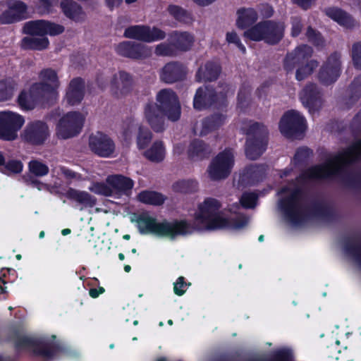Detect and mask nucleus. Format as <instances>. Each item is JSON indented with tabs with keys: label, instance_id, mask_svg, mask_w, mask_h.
Here are the masks:
<instances>
[{
	"label": "nucleus",
	"instance_id": "f257e3e1",
	"mask_svg": "<svg viewBox=\"0 0 361 361\" xmlns=\"http://www.w3.org/2000/svg\"><path fill=\"white\" fill-rule=\"evenodd\" d=\"M357 161L358 160L348 147L327 159L323 164L310 166L300 177L310 180H331L337 178L345 187L359 189L361 187L360 174L347 170L349 166Z\"/></svg>",
	"mask_w": 361,
	"mask_h": 361
},
{
	"label": "nucleus",
	"instance_id": "49530a36",
	"mask_svg": "<svg viewBox=\"0 0 361 361\" xmlns=\"http://www.w3.org/2000/svg\"><path fill=\"white\" fill-rule=\"evenodd\" d=\"M138 127V124L133 117L126 118L122 124L121 135L123 139L126 142L130 141Z\"/></svg>",
	"mask_w": 361,
	"mask_h": 361
},
{
	"label": "nucleus",
	"instance_id": "393cba45",
	"mask_svg": "<svg viewBox=\"0 0 361 361\" xmlns=\"http://www.w3.org/2000/svg\"><path fill=\"white\" fill-rule=\"evenodd\" d=\"M189 224L194 228L191 233L195 230L216 231L228 229L230 226V219L224 217L221 213H219L196 219L193 224Z\"/></svg>",
	"mask_w": 361,
	"mask_h": 361
},
{
	"label": "nucleus",
	"instance_id": "39448f33",
	"mask_svg": "<svg viewBox=\"0 0 361 361\" xmlns=\"http://www.w3.org/2000/svg\"><path fill=\"white\" fill-rule=\"evenodd\" d=\"M216 88L212 85L199 87L193 99V106L198 111L213 107L217 110L226 111L228 105V94L230 85L225 82H219Z\"/></svg>",
	"mask_w": 361,
	"mask_h": 361
},
{
	"label": "nucleus",
	"instance_id": "dca6fc26",
	"mask_svg": "<svg viewBox=\"0 0 361 361\" xmlns=\"http://www.w3.org/2000/svg\"><path fill=\"white\" fill-rule=\"evenodd\" d=\"M123 36L140 42H152L164 39L166 32L157 27L151 28L148 25H135L126 27Z\"/></svg>",
	"mask_w": 361,
	"mask_h": 361
},
{
	"label": "nucleus",
	"instance_id": "6e6552de",
	"mask_svg": "<svg viewBox=\"0 0 361 361\" xmlns=\"http://www.w3.org/2000/svg\"><path fill=\"white\" fill-rule=\"evenodd\" d=\"M245 154L250 160L257 159L267 149L269 132L267 128L259 122L250 124L246 130Z\"/></svg>",
	"mask_w": 361,
	"mask_h": 361
},
{
	"label": "nucleus",
	"instance_id": "5fc2aeb1",
	"mask_svg": "<svg viewBox=\"0 0 361 361\" xmlns=\"http://www.w3.org/2000/svg\"><path fill=\"white\" fill-rule=\"evenodd\" d=\"M305 35L308 42L314 46L318 47L324 45V40L322 34L317 30L314 29L311 25L307 27Z\"/></svg>",
	"mask_w": 361,
	"mask_h": 361
},
{
	"label": "nucleus",
	"instance_id": "37998d69",
	"mask_svg": "<svg viewBox=\"0 0 361 361\" xmlns=\"http://www.w3.org/2000/svg\"><path fill=\"white\" fill-rule=\"evenodd\" d=\"M172 190L182 194L194 193L198 190V182L194 179L179 180L173 183Z\"/></svg>",
	"mask_w": 361,
	"mask_h": 361
},
{
	"label": "nucleus",
	"instance_id": "a18cd8bd",
	"mask_svg": "<svg viewBox=\"0 0 361 361\" xmlns=\"http://www.w3.org/2000/svg\"><path fill=\"white\" fill-rule=\"evenodd\" d=\"M16 87L15 81L11 78L0 80V102L10 100Z\"/></svg>",
	"mask_w": 361,
	"mask_h": 361
},
{
	"label": "nucleus",
	"instance_id": "9b49d317",
	"mask_svg": "<svg viewBox=\"0 0 361 361\" xmlns=\"http://www.w3.org/2000/svg\"><path fill=\"white\" fill-rule=\"evenodd\" d=\"M24 123L23 116L11 111H0V140H15Z\"/></svg>",
	"mask_w": 361,
	"mask_h": 361
},
{
	"label": "nucleus",
	"instance_id": "5701e85b",
	"mask_svg": "<svg viewBox=\"0 0 361 361\" xmlns=\"http://www.w3.org/2000/svg\"><path fill=\"white\" fill-rule=\"evenodd\" d=\"M188 68L179 61H171L161 69L159 78L166 84H173L185 80Z\"/></svg>",
	"mask_w": 361,
	"mask_h": 361
},
{
	"label": "nucleus",
	"instance_id": "0eeeda50",
	"mask_svg": "<svg viewBox=\"0 0 361 361\" xmlns=\"http://www.w3.org/2000/svg\"><path fill=\"white\" fill-rule=\"evenodd\" d=\"M283 23L272 20H262L252 25L244 32V37L255 42L264 41L271 46L278 44L284 37Z\"/></svg>",
	"mask_w": 361,
	"mask_h": 361
},
{
	"label": "nucleus",
	"instance_id": "1a4fd4ad",
	"mask_svg": "<svg viewBox=\"0 0 361 361\" xmlns=\"http://www.w3.org/2000/svg\"><path fill=\"white\" fill-rule=\"evenodd\" d=\"M14 345L17 350L30 349L35 355L46 358H52L62 350L59 343L27 336H17Z\"/></svg>",
	"mask_w": 361,
	"mask_h": 361
},
{
	"label": "nucleus",
	"instance_id": "a878e982",
	"mask_svg": "<svg viewBox=\"0 0 361 361\" xmlns=\"http://www.w3.org/2000/svg\"><path fill=\"white\" fill-rule=\"evenodd\" d=\"M222 71L219 61H207L201 65L195 73V80L198 82H214L218 80Z\"/></svg>",
	"mask_w": 361,
	"mask_h": 361
},
{
	"label": "nucleus",
	"instance_id": "864d4df0",
	"mask_svg": "<svg viewBox=\"0 0 361 361\" xmlns=\"http://www.w3.org/2000/svg\"><path fill=\"white\" fill-rule=\"evenodd\" d=\"M258 195L254 192H245L240 199L241 206L245 209H253L256 207Z\"/></svg>",
	"mask_w": 361,
	"mask_h": 361
},
{
	"label": "nucleus",
	"instance_id": "3c124183",
	"mask_svg": "<svg viewBox=\"0 0 361 361\" xmlns=\"http://www.w3.org/2000/svg\"><path fill=\"white\" fill-rule=\"evenodd\" d=\"M29 171L36 177L47 176L49 172L48 166L39 160H31L28 163Z\"/></svg>",
	"mask_w": 361,
	"mask_h": 361
},
{
	"label": "nucleus",
	"instance_id": "a19ab883",
	"mask_svg": "<svg viewBox=\"0 0 361 361\" xmlns=\"http://www.w3.org/2000/svg\"><path fill=\"white\" fill-rule=\"evenodd\" d=\"M148 160L154 163H160L165 158V148L161 140L155 141L152 145L144 152Z\"/></svg>",
	"mask_w": 361,
	"mask_h": 361
},
{
	"label": "nucleus",
	"instance_id": "cd10ccee",
	"mask_svg": "<svg viewBox=\"0 0 361 361\" xmlns=\"http://www.w3.org/2000/svg\"><path fill=\"white\" fill-rule=\"evenodd\" d=\"M264 175L265 169L262 165L252 164L245 168L238 181L244 187L255 185L263 180Z\"/></svg>",
	"mask_w": 361,
	"mask_h": 361
},
{
	"label": "nucleus",
	"instance_id": "de8ad7c7",
	"mask_svg": "<svg viewBox=\"0 0 361 361\" xmlns=\"http://www.w3.org/2000/svg\"><path fill=\"white\" fill-rule=\"evenodd\" d=\"M152 133L151 130L145 126H139L137 135V145L140 149H145L151 142Z\"/></svg>",
	"mask_w": 361,
	"mask_h": 361
},
{
	"label": "nucleus",
	"instance_id": "c85d7f7f",
	"mask_svg": "<svg viewBox=\"0 0 361 361\" xmlns=\"http://www.w3.org/2000/svg\"><path fill=\"white\" fill-rule=\"evenodd\" d=\"M85 90V80L82 78L77 77L72 79L66 94L68 104L72 106L80 104L84 98Z\"/></svg>",
	"mask_w": 361,
	"mask_h": 361
},
{
	"label": "nucleus",
	"instance_id": "e2e57ef3",
	"mask_svg": "<svg viewBox=\"0 0 361 361\" xmlns=\"http://www.w3.org/2000/svg\"><path fill=\"white\" fill-rule=\"evenodd\" d=\"M55 0H39L37 8L42 13H50L53 10Z\"/></svg>",
	"mask_w": 361,
	"mask_h": 361
},
{
	"label": "nucleus",
	"instance_id": "c03bdc74",
	"mask_svg": "<svg viewBox=\"0 0 361 361\" xmlns=\"http://www.w3.org/2000/svg\"><path fill=\"white\" fill-rule=\"evenodd\" d=\"M167 11L175 20L180 23L190 24L193 20L192 15L180 6L169 5Z\"/></svg>",
	"mask_w": 361,
	"mask_h": 361
},
{
	"label": "nucleus",
	"instance_id": "473e14b6",
	"mask_svg": "<svg viewBox=\"0 0 361 361\" xmlns=\"http://www.w3.org/2000/svg\"><path fill=\"white\" fill-rule=\"evenodd\" d=\"M211 149L209 145L200 139L192 140L188 149V156L190 160H202L209 157Z\"/></svg>",
	"mask_w": 361,
	"mask_h": 361
},
{
	"label": "nucleus",
	"instance_id": "2f4dec72",
	"mask_svg": "<svg viewBox=\"0 0 361 361\" xmlns=\"http://www.w3.org/2000/svg\"><path fill=\"white\" fill-rule=\"evenodd\" d=\"M63 195L70 201L75 202L85 207H92L97 203V199L87 192L78 190L73 188H68Z\"/></svg>",
	"mask_w": 361,
	"mask_h": 361
},
{
	"label": "nucleus",
	"instance_id": "9d476101",
	"mask_svg": "<svg viewBox=\"0 0 361 361\" xmlns=\"http://www.w3.org/2000/svg\"><path fill=\"white\" fill-rule=\"evenodd\" d=\"M279 128L286 137L297 138L302 135L307 129L306 119L298 111L289 110L281 118Z\"/></svg>",
	"mask_w": 361,
	"mask_h": 361
},
{
	"label": "nucleus",
	"instance_id": "13d9d810",
	"mask_svg": "<svg viewBox=\"0 0 361 361\" xmlns=\"http://www.w3.org/2000/svg\"><path fill=\"white\" fill-rule=\"evenodd\" d=\"M290 35L297 37L301 33L303 28L302 20L300 16H292L290 18Z\"/></svg>",
	"mask_w": 361,
	"mask_h": 361
},
{
	"label": "nucleus",
	"instance_id": "774afa93",
	"mask_svg": "<svg viewBox=\"0 0 361 361\" xmlns=\"http://www.w3.org/2000/svg\"><path fill=\"white\" fill-rule=\"evenodd\" d=\"M105 292L104 288L98 286L97 288H91L89 290V295L92 298H98L101 294Z\"/></svg>",
	"mask_w": 361,
	"mask_h": 361
},
{
	"label": "nucleus",
	"instance_id": "ea45409f",
	"mask_svg": "<svg viewBox=\"0 0 361 361\" xmlns=\"http://www.w3.org/2000/svg\"><path fill=\"white\" fill-rule=\"evenodd\" d=\"M221 208V203L219 200L213 197H207L202 204L199 205V214L195 216V219L216 214Z\"/></svg>",
	"mask_w": 361,
	"mask_h": 361
},
{
	"label": "nucleus",
	"instance_id": "72a5a7b5",
	"mask_svg": "<svg viewBox=\"0 0 361 361\" xmlns=\"http://www.w3.org/2000/svg\"><path fill=\"white\" fill-rule=\"evenodd\" d=\"M106 181L111 189L119 194L127 195L134 186V182L131 178L120 174L108 176Z\"/></svg>",
	"mask_w": 361,
	"mask_h": 361
},
{
	"label": "nucleus",
	"instance_id": "20e7f679",
	"mask_svg": "<svg viewBox=\"0 0 361 361\" xmlns=\"http://www.w3.org/2000/svg\"><path fill=\"white\" fill-rule=\"evenodd\" d=\"M137 228L142 234L155 233L169 237L191 234L194 228L186 220H176L173 222L158 223L155 218L147 213L140 214L136 219Z\"/></svg>",
	"mask_w": 361,
	"mask_h": 361
},
{
	"label": "nucleus",
	"instance_id": "e433bc0d",
	"mask_svg": "<svg viewBox=\"0 0 361 361\" xmlns=\"http://www.w3.org/2000/svg\"><path fill=\"white\" fill-rule=\"evenodd\" d=\"M226 119V116L221 113H214L205 117L202 122L200 135L204 136L219 129L224 124Z\"/></svg>",
	"mask_w": 361,
	"mask_h": 361
},
{
	"label": "nucleus",
	"instance_id": "412c9836",
	"mask_svg": "<svg viewBox=\"0 0 361 361\" xmlns=\"http://www.w3.org/2000/svg\"><path fill=\"white\" fill-rule=\"evenodd\" d=\"M115 51L121 56L133 60H143L152 55V50L147 46L133 41H123L115 47Z\"/></svg>",
	"mask_w": 361,
	"mask_h": 361
},
{
	"label": "nucleus",
	"instance_id": "4468645a",
	"mask_svg": "<svg viewBox=\"0 0 361 361\" xmlns=\"http://www.w3.org/2000/svg\"><path fill=\"white\" fill-rule=\"evenodd\" d=\"M233 155L229 150L219 152L211 162L208 172L213 180H219L227 178L233 166Z\"/></svg>",
	"mask_w": 361,
	"mask_h": 361
},
{
	"label": "nucleus",
	"instance_id": "aec40b11",
	"mask_svg": "<svg viewBox=\"0 0 361 361\" xmlns=\"http://www.w3.org/2000/svg\"><path fill=\"white\" fill-rule=\"evenodd\" d=\"M90 150L99 157H110L116 149L114 140L106 134L97 131L89 137Z\"/></svg>",
	"mask_w": 361,
	"mask_h": 361
},
{
	"label": "nucleus",
	"instance_id": "052dcab7",
	"mask_svg": "<svg viewBox=\"0 0 361 361\" xmlns=\"http://www.w3.org/2000/svg\"><path fill=\"white\" fill-rule=\"evenodd\" d=\"M190 283H187L183 276H179L173 284V292L178 296L183 295L187 289V286Z\"/></svg>",
	"mask_w": 361,
	"mask_h": 361
},
{
	"label": "nucleus",
	"instance_id": "f03ea898",
	"mask_svg": "<svg viewBox=\"0 0 361 361\" xmlns=\"http://www.w3.org/2000/svg\"><path fill=\"white\" fill-rule=\"evenodd\" d=\"M156 103H148L145 107V116L154 131L161 133L164 130L166 116L172 121H178L181 114L178 97L171 89L161 90L157 95Z\"/></svg>",
	"mask_w": 361,
	"mask_h": 361
},
{
	"label": "nucleus",
	"instance_id": "69168bd1",
	"mask_svg": "<svg viewBox=\"0 0 361 361\" xmlns=\"http://www.w3.org/2000/svg\"><path fill=\"white\" fill-rule=\"evenodd\" d=\"M349 148L353 153V155L355 156V158L360 161L361 159V138L353 142Z\"/></svg>",
	"mask_w": 361,
	"mask_h": 361
},
{
	"label": "nucleus",
	"instance_id": "680f3d73",
	"mask_svg": "<svg viewBox=\"0 0 361 361\" xmlns=\"http://www.w3.org/2000/svg\"><path fill=\"white\" fill-rule=\"evenodd\" d=\"M345 257L350 259L361 268V250H343Z\"/></svg>",
	"mask_w": 361,
	"mask_h": 361
},
{
	"label": "nucleus",
	"instance_id": "8fccbe9b",
	"mask_svg": "<svg viewBox=\"0 0 361 361\" xmlns=\"http://www.w3.org/2000/svg\"><path fill=\"white\" fill-rule=\"evenodd\" d=\"M349 92L348 103L353 104L361 97V75L355 77L349 86Z\"/></svg>",
	"mask_w": 361,
	"mask_h": 361
},
{
	"label": "nucleus",
	"instance_id": "338daca9",
	"mask_svg": "<svg viewBox=\"0 0 361 361\" xmlns=\"http://www.w3.org/2000/svg\"><path fill=\"white\" fill-rule=\"evenodd\" d=\"M293 4L297 5L301 9L307 11L310 9L316 0H291Z\"/></svg>",
	"mask_w": 361,
	"mask_h": 361
},
{
	"label": "nucleus",
	"instance_id": "7c9ffc66",
	"mask_svg": "<svg viewBox=\"0 0 361 361\" xmlns=\"http://www.w3.org/2000/svg\"><path fill=\"white\" fill-rule=\"evenodd\" d=\"M326 16L345 28H353L355 20L353 16L342 8L331 6L324 9Z\"/></svg>",
	"mask_w": 361,
	"mask_h": 361
},
{
	"label": "nucleus",
	"instance_id": "6ab92c4d",
	"mask_svg": "<svg viewBox=\"0 0 361 361\" xmlns=\"http://www.w3.org/2000/svg\"><path fill=\"white\" fill-rule=\"evenodd\" d=\"M49 136L47 124L42 121L29 122L25 127L21 137L23 140L34 146L43 145Z\"/></svg>",
	"mask_w": 361,
	"mask_h": 361
},
{
	"label": "nucleus",
	"instance_id": "4c0bfd02",
	"mask_svg": "<svg viewBox=\"0 0 361 361\" xmlns=\"http://www.w3.org/2000/svg\"><path fill=\"white\" fill-rule=\"evenodd\" d=\"M49 45V40L47 37H36V36H26L20 42V47L23 50L43 51Z\"/></svg>",
	"mask_w": 361,
	"mask_h": 361
},
{
	"label": "nucleus",
	"instance_id": "bb28decb",
	"mask_svg": "<svg viewBox=\"0 0 361 361\" xmlns=\"http://www.w3.org/2000/svg\"><path fill=\"white\" fill-rule=\"evenodd\" d=\"M303 211L306 214L307 217L302 224L310 216L320 217L329 221L334 220L337 216L334 209L322 200L313 201L310 207L306 210L303 208Z\"/></svg>",
	"mask_w": 361,
	"mask_h": 361
},
{
	"label": "nucleus",
	"instance_id": "7ed1b4c3",
	"mask_svg": "<svg viewBox=\"0 0 361 361\" xmlns=\"http://www.w3.org/2000/svg\"><path fill=\"white\" fill-rule=\"evenodd\" d=\"M313 49L307 44H300L287 52L283 67L286 72L292 73L295 70V79L302 81L311 75L319 66V62L312 59Z\"/></svg>",
	"mask_w": 361,
	"mask_h": 361
},
{
	"label": "nucleus",
	"instance_id": "09e8293b",
	"mask_svg": "<svg viewBox=\"0 0 361 361\" xmlns=\"http://www.w3.org/2000/svg\"><path fill=\"white\" fill-rule=\"evenodd\" d=\"M313 155V151L307 147H298L294 154L292 162L295 166L305 164L310 157Z\"/></svg>",
	"mask_w": 361,
	"mask_h": 361
},
{
	"label": "nucleus",
	"instance_id": "ddd939ff",
	"mask_svg": "<svg viewBox=\"0 0 361 361\" xmlns=\"http://www.w3.org/2000/svg\"><path fill=\"white\" fill-rule=\"evenodd\" d=\"M6 9L0 14L1 25H11L29 18L28 6L21 0H6Z\"/></svg>",
	"mask_w": 361,
	"mask_h": 361
},
{
	"label": "nucleus",
	"instance_id": "bf43d9fd",
	"mask_svg": "<svg viewBox=\"0 0 361 361\" xmlns=\"http://www.w3.org/2000/svg\"><path fill=\"white\" fill-rule=\"evenodd\" d=\"M352 59L354 66L361 69V42H356L352 47Z\"/></svg>",
	"mask_w": 361,
	"mask_h": 361
},
{
	"label": "nucleus",
	"instance_id": "4be33fe9",
	"mask_svg": "<svg viewBox=\"0 0 361 361\" xmlns=\"http://www.w3.org/2000/svg\"><path fill=\"white\" fill-rule=\"evenodd\" d=\"M322 94L318 86L313 82H309L302 90L300 99L310 113L313 114L319 110L322 104Z\"/></svg>",
	"mask_w": 361,
	"mask_h": 361
},
{
	"label": "nucleus",
	"instance_id": "b1692460",
	"mask_svg": "<svg viewBox=\"0 0 361 361\" xmlns=\"http://www.w3.org/2000/svg\"><path fill=\"white\" fill-rule=\"evenodd\" d=\"M17 102L20 109L25 111L34 109L39 103L43 104L51 103L39 90H34L33 84L30 85L28 92L23 90L20 92Z\"/></svg>",
	"mask_w": 361,
	"mask_h": 361
},
{
	"label": "nucleus",
	"instance_id": "4d7b16f0",
	"mask_svg": "<svg viewBox=\"0 0 361 361\" xmlns=\"http://www.w3.org/2000/svg\"><path fill=\"white\" fill-rule=\"evenodd\" d=\"M90 190L95 194L102 195L106 197L111 196L113 190L109 185L104 182H96Z\"/></svg>",
	"mask_w": 361,
	"mask_h": 361
},
{
	"label": "nucleus",
	"instance_id": "a211bd4d",
	"mask_svg": "<svg viewBox=\"0 0 361 361\" xmlns=\"http://www.w3.org/2000/svg\"><path fill=\"white\" fill-rule=\"evenodd\" d=\"M341 54L334 51L321 66L318 73L319 82L326 86L334 83L341 73Z\"/></svg>",
	"mask_w": 361,
	"mask_h": 361
},
{
	"label": "nucleus",
	"instance_id": "58836bf2",
	"mask_svg": "<svg viewBox=\"0 0 361 361\" xmlns=\"http://www.w3.org/2000/svg\"><path fill=\"white\" fill-rule=\"evenodd\" d=\"M236 25L240 29H245L252 25L258 19L257 12L252 8H240L237 11Z\"/></svg>",
	"mask_w": 361,
	"mask_h": 361
},
{
	"label": "nucleus",
	"instance_id": "f704fd0d",
	"mask_svg": "<svg viewBox=\"0 0 361 361\" xmlns=\"http://www.w3.org/2000/svg\"><path fill=\"white\" fill-rule=\"evenodd\" d=\"M118 75L119 78H118L116 74L114 75L111 80V89L116 91H120L121 94H126L132 90L133 77L125 71H120Z\"/></svg>",
	"mask_w": 361,
	"mask_h": 361
},
{
	"label": "nucleus",
	"instance_id": "423d86ee",
	"mask_svg": "<svg viewBox=\"0 0 361 361\" xmlns=\"http://www.w3.org/2000/svg\"><path fill=\"white\" fill-rule=\"evenodd\" d=\"M289 194L279 200L278 206L286 219L294 225H300L307 215L301 202L303 191L300 188L283 187L279 193Z\"/></svg>",
	"mask_w": 361,
	"mask_h": 361
},
{
	"label": "nucleus",
	"instance_id": "f8f14e48",
	"mask_svg": "<svg viewBox=\"0 0 361 361\" xmlns=\"http://www.w3.org/2000/svg\"><path fill=\"white\" fill-rule=\"evenodd\" d=\"M84 118L78 111H71L62 116L56 126L59 137L68 139L78 135L83 126Z\"/></svg>",
	"mask_w": 361,
	"mask_h": 361
},
{
	"label": "nucleus",
	"instance_id": "2eb2a0df",
	"mask_svg": "<svg viewBox=\"0 0 361 361\" xmlns=\"http://www.w3.org/2000/svg\"><path fill=\"white\" fill-rule=\"evenodd\" d=\"M65 27L60 24L47 20H35L26 22L23 27V33L39 37L56 36L62 34Z\"/></svg>",
	"mask_w": 361,
	"mask_h": 361
},
{
	"label": "nucleus",
	"instance_id": "0e129e2a",
	"mask_svg": "<svg viewBox=\"0 0 361 361\" xmlns=\"http://www.w3.org/2000/svg\"><path fill=\"white\" fill-rule=\"evenodd\" d=\"M248 223V220L245 216H240L235 219H230V226L228 229H239L245 227Z\"/></svg>",
	"mask_w": 361,
	"mask_h": 361
},
{
	"label": "nucleus",
	"instance_id": "c9c22d12",
	"mask_svg": "<svg viewBox=\"0 0 361 361\" xmlns=\"http://www.w3.org/2000/svg\"><path fill=\"white\" fill-rule=\"evenodd\" d=\"M169 39L172 41L177 52L188 51L194 42L193 36L188 32L173 31Z\"/></svg>",
	"mask_w": 361,
	"mask_h": 361
},
{
	"label": "nucleus",
	"instance_id": "603ef678",
	"mask_svg": "<svg viewBox=\"0 0 361 361\" xmlns=\"http://www.w3.org/2000/svg\"><path fill=\"white\" fill-rule=\"evenodd\" d=\"M154 54L159 56H175L178 52L171 40L169 42H162L155 47Z\"/></svg>",
	"mask_w": 361,
	"mask_h": 361
},
{
	"label": "nucleus",
	"instance_id": "6e6d98bb",
	"mask_svg": "<svg viewBox=\"0 0 361 361\" xmlns=\"http://www.w3.org/2000/svg\"><path fill=\"white\" fill-rule=\"evenodd\" d=\"M4 169V173L6 171L18 174L23 171V164L20 160L18 159H10L7 162L5 161V164L3 166Z\"/></svg>",
	"mask_w": 361,
	"mask_h": 361
},
{
	"label": "nucleus",
	"instance_id": "c756f323",
	"mask_svg": "<svg viewBox=\"0 0 361 361\" xmlns=\"http://www.w3.org/2000/svg\"><path fill=\"white\" fill-rule=\"evenodd\" d=\"M60 8L67 18L75 23L85 20V13L82 7L74 0H62L60 2Z\"/></svg>",
	"mask_w": 361,
	"mask_h": 361
},
{
	"label": "nucleus",
	"instance_id": "79ce46f5",
	"mask_svg": "<svg viewBox=\"0 0 361 361\" xmlns=\"http://www.w3.org/2000/svg\"><path fill=\"white\" fill-rule=\"evenodd\" d=\"M137 200L146 204L160 206L164 204L165 197L157 191L143 190L137 195Z\"/></svg>",
	"mask_w": 361,
	"mask_h": 361
},
{
	"label": "nucleus",
	"instance_id": "f3484780",
	"mask_svg": "<svg viewBox=\"0 0 361 361\" xmlns=\"http://www.w3.org/2000/svg\"><path fill=\"white\" fill-rule=\"evenodd\" d=\"M39 78L40 82L33 83L34 90H39L52 102L60 85L57 73L50 68H44L39 72Z\"/></svg>",
	"mask_w": 361,
	"mask_h": 361
}]
</instances>
